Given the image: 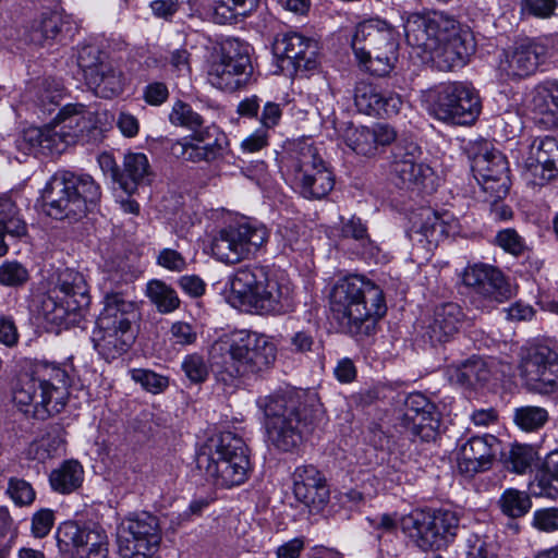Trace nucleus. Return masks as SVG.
<instances>
[{
    "label": "nucleus",
    "mask_w": 558,
    "mask_h": 558,
    "mask_svg": "<svg viewBox=\"0 0 558 558\" xmlns=\"http://www.w3.org/2000/svg\"><path fill=\"white\" fill-rule=\"evenodd\" d=\"M405 37L423 61L444 71L462 66L475 51L470 28L441 11L414 16L405 26Z\"/></svg>",
    "instance_id": "obj_1"
},
{
    "label": "nucleus",
    "mask_w": 558,
    "mask_h": 558,
    "mask_svg": "<svg viewBox=\"0 0 558 558\" xmlns=\"http://www.w3.org/2000/svg\"><path fill=\"white\" fill-rule=\"evenodd\" d=\"M264 426L269 442L279 451L292 452L312 433L320 412L314 396L303 391L276 392L260 397Z\"/></svg>",
    "instance_id": "obj_2"
},
{
    "label": "nucleus",
    "mask_w": 558,
    "mask_h": 558,
    "mask_svg": "<svg viewBox=\"0 0 558 558\" xmlns=\"http://www.w3.org/2000/svg\"><path fill=\"white\" fill-rule=\"evenodd\" d=\"M210 354L218 380L231 384L270 369L277 359V347L265 333L240 329L219 337Z\"/></svg>",
    "instance_id": "obj_3"
},
{
    "label": "nucleus",
    "mask_w": 558,
    "mask_h": 558,
    "mask_svg": "<svg viewBox=\"0 0 558 558\" xmlns=\"http://www.w3.org/2000/svg\"><path fill=\"white\" fill-rule=\"evenodd\" d=\"M330 310L351 336H371L387 313L384 290L371 279L351 275L339 279L330 292Z\"/></svg>",
    "instance_id": "obj_4"
},
{
    "label": "nucleus",
    "mask_w": 558,
    "mask_h": 558,
    "mask_svg": "<svg viewBox=\"0 0 558 558\" xmlns=\"http://www.w3.org/2000/svg\"><path fill=\"white\" fill-rule=\"evenodd\" d=\"M229 302L255 314H282L290 306V287L280 282L268 267L247 265L229 279Z\"/></svg>",
    "instance_id": "obj_5"
},
{
    "label": "nucleus",
    "mask_w": 558,
    "mask_h": 558,
    "mask_svg": "<svg viewBox=\"0 0 558 558\" xmlns=\"http://www.w3.org/2000/svg\"><path fill=\"white\" fill-rule=\"evenodd\" d=\"M100 198V186L92 175L70 170L57 171L41 193L43 210L57 220L78 221Z\"/></svg>",
    "instance_id": "obj_6"
},
{
    "label": "nucleus",
    "mask_w": 558,
    "mask_h": 558,
    "mask_svg": "<svg viewBox=\"0 0 558 558\" xmlns=\"http://www.w3.org/2000/svg\"><path fill=\"white\" fill-rule=\"evenodd\" d=\"M137 319L138 313L133 301L125 299L120 292L106 293L104 308L96 320L92 337L99 355L111 361L126 353L136 339Z\"/></svg>",
    "instance_id": "obj_7"
},
{
    "label": "nucleus",
    "mask_w": 558,
    "mask_h": 558,
    "mask_svg": "<svg viewBox=\"0 0 558 558\" xmlns=\"http://www.w3.org/2000/svg\"><path fill=\"white\" fill-rule=\"evenodd\" d=\"M196 465L215 485L232 487L248 475L250 459L242 438L231 432L208 439L197 451Z\"/></svg>",
    "instance_id": "obj_8"
},
{
    "label": "nucleus",
    "mask_w": 558,
    "mask_h": 558,
    "mask_svg": "<svg viewBox=\"0 0 558 558\" xmlns=\"http://www.w3.org/2000/svg\"><path fill=\"white\" fill-rule=\"evenodd\" d=\"M89 304L87 283L75 269L56 270L48 279V290L41 296L37 312L48 324L57 327L69 325Z\"/></svg>",
    "instance_id": "obj_9"
},
{
    "label": "nucleus",
    "mask_w": 558,
    "mask_h": 558,
    "mask_svg": "<svg viewBox=\"0 0 558 558\" xmlns=\"http://www.w3.org/2000/svg\"><path fill=\"white\" fill-rule=\"evenodd\" d=\"M351 46L360 65L372 75H388L398 60L399 44L396 33L379 21L360 23Z\"/></svg>",
    "instance_id": "obj_10"
},
{
    "label": "nucleus",
    "mask_w": 558,
    "mask_h": 558,
    "mask_svg": "<svg viewBox=\"0 0 558 558\" xmlns=\"http://www.w3.org/2000/svg\"><path fill=\"white\" fill-rule=\"evenodd\" d=\"M288 166L299 193L307 199H322L335 186V175L311 138L291 145Z\"/></svg>",
    "instance_id": "obj_11"
},
{
    "label": "nucleus",
    "mask_w": 558,
    "mask_h": 558,
    "mask_svg": "<svg viewBox=\"0 0 558 558\" xmlns=\"http://www.w3.org/2000/svg\"><path fill=\"white\" fill-rule=\"evenodd\" d=\"M400 526L422 550H439L456 538L460 518L457 511L449 509L415 510L401 518Z\"/></svg>",
    "instance_id": "obj_12"
},
{
    "label": "nucleus",
    "mask_w": 558,
    "mask_h": 558,
    "mask_svg": "<svg viewBox=\"0 0 558 558\" xmlns=\"http://www.w3.org/2000/svg\"><path fill=\"white\" fill-rule=\"evenodd\" d=\"M429 111L438 120L454 124L473 123L481 112V99L474 88L463 83H447L428 93Z\"/></svg>",
    "instance_id": "obj_13"
},
{
    "label": "nucleus",
    "mask_w": 558,
    "mask_h": 558,
    "mask_svg": "<svg viewBox=\"0 0 558 558\" xmlns=\"http://www.w3.org/2000/svg\"><path fill=\"white\" fill-rule=\"evenodd\" d=\"M161 542L159 519L146 511L122 520L117 530L118 553L121 558H146Z\"/></svg>",
    "instance_id": "obj_14"
},
{
    "label": "nucleus",
    "mask_w": 558,
    "mask_h": 558,
    "mask_svg": "<svg viewBox=\"0 0 558 558\" xmlns=\"http://www.w3.org/2000/svg\"><path fill=\"white\" fill-rule=\"evenodd\" d=\"M252 72L247 47L239 40H228L221 47L219 61L210 66L208 81L216 88L232 93L247 84Z\"/></svg>",
    "instance_id": "obj_15"
},
{
    "label": "nucleus",
    "mask_w": 558,
    "mask_h": 558,
    "mask_svg": "<svg viewBox=\"0 0 558 558\" xmlns=\"http://www.w3.org/2000/svg\"><path fill=\"white\" fill-rule=\"evenodd\" d=\"M388 170L390 181L401 190H421L433 177L432 168L422 161L421 147L405 138L393 146Z\"/></svg>",
    "instance_id": "obj_16"
},
{
    "label": "nucleus",
    "mask_w": 558,
    "mask_h": 558,
    "mask_svg": "<svg viewBox=\"0 0 558 558\" xmlns=\"http://www.w3.org/2000/svg\"><path fill=\"white\" fill-rule=\"evenodd\" d=\"M267 230L263 226L248 222L230 226L218 232L211 243L214 256L226 264H235L252 252L257 251L267 241Z\"/></svg>",
    "instance_id": "obj_17"
},
{
    "label": "nucleus",
    "mask_w": 558,
    "mask_h": 558,
    "mask_svg": "<svg viewBox=\"0 0 558 558\" xmlns=\"http://www.w3.org/2000/svg\"><path fill=\"white\" fill-rule=\"evenodd\" d=\"M170 150L172 156L183 161L211 163L227 157L230 142L227 134L213 124L190 137L174 142Z\"/></svg>",
    "instance_id": "obj_18"
},
{
    "label": "nucleus",
    "mask_w": 558,
    "mask_h": 558,
    "mask_svg": "<svg viewBox=\"0 0 558 558\" xmlns=\"http://www.w3.org/2000/svg\"><path fill=\"white\" fill-rule=\"evenodd\" d=\"M519 371L529 390L542 395L558 390V353L551 348L536 345L526 350Z\"/></svg>",
    "instance_id": "obj_19"
},
{
    "label": "nucleus",
    "mask_w": 558,
    "mask_h": 558,
    "mask_svg": "<svg viewBox=\"0 0 558 558\" xmlns=\"http://www.w3.org/2000/svg\"><path fill=\"white\" fill-rule=\"evenodd\" d=\"M272 51L280 69L290 75H306L319 64L317 43L298 33L277 37L272 44Z\"/></svg>",
    "instance_id": "obj_20"
},
{
    "label": "nucleus",
    "mask_w": 558,
    "mask_h": 558,
    "mask_svg": "<svg viewBox=\"0 0 558 558\" xmlns=\"http://www.w3.org/2000/svg\"><path fill=\"white\" fill-rule=\"evenodd\" d=\"M47 126L53 140L54 151L60 155L68 146L83 138L85 132L94 129V121L85 105L71 104L64 106Z\"/></svg>",
    "instance_id": "obj_21"
},
{
    "label": "nucleus",
    "mask_w": 558,
    "mask_h": 558,
    "mask_svg": "<svg viewBox=\"0 0 558 558\" xmlns=\"http://www.w3.org/2000/svg\"><path fill=\"white\" fill-rule=\"evenodd\" d=\"M472 170L483 191L494 201L504 198L510 187L508 161L498 150H485L474 155Z\"/></svg>",
    "instance_id": "obj_22"
},
{
    "label": "nucleus",
    "mask_w": 558,
    "mask_h": 558,
    "mask_svg": "<svg viewBox=\"0 0 558 558\" xmlns=\"http://www.w3.org/2000/svg\"><path fill=\"white\" fill-rule=\"evenodd\" d=\"M462 280L489 303H504L513 295V289L504 274L490 265L475 264L466 267Z\"/></svg>",
    "instance_id": "obj_23"
},
{
    "label": "nucleus",
    "mask_w": 558,
    "mask_h": 558,
    "mask_svg": "<svg viewBox=\"0 0 558 558\" xmlns=\"http://www.w3.org/2000/svg\"><path fill=\"white\" fill-rule=\"evenodd\" d=\"M547 46L538 40H526L517 45L511 52H505L498 70L506 78H522L536 72L545 62Z\"/></svg>",
    "instance_id": "obj_24"
},
{
    "label": "nucleus",
    "mask_w": 558,
    "mask_h": 558,
    "mask_svg": "<svg viewBox=\"0 0 558 558\" xmlns=\"http://www.w3.org/2000/svg\"><path fill=\"white\" fill-rule=\"evenodd\" d=\"M33 373L41 385V396L47 398L46 404L51 403L48 409L39 407L37 415L46 420L59 414L65 408L70 395L68 373L52 364L40 365Z\"/></svg>",
    "instance_id": "obj_25"
},
{
    "label": "nucleus",
    "mask_w": 558,
    "mask_h": 558,
    "mask_svg": "<svg viewBox=\"0 0 558 558\" xmlns=\"http://www.w3.org/2000/svg\"><path fill=\"white\" fill-rule=\"evenodd\" d=\"M293 494L310 512H319L329 501V487L323 473L314 465L298 466L293 472Z\"/></svg>",
    "instance_id": "obj_26"
},
{
    "label": "nucleus",
    "mask_w": 558,
    "mask_h": 558,
    "mask_svg": "<svg viewBox=\"0 0 558 558\" xmlns=\"http://www.w3.org/2000/svg\"><path fill=\"white\" fill-rule=\"evenodd\" d=\"M498 449L499 440L494 435L486 434L470 438L459 451V473L472 477L476 473L489 470Z\"/></svg>",
    "instance_id": "obj_27"
},
{
    "label": "nucleus",
    "mask_w": 558,
    "mask_h": 558,
    "mask_svg": "<svg viewBox=\"0 0 558 558\" xmlns=\"http://www.w3.org/2000/svg\"><path fill=\"white\" fill-rule=\"evenodd\" d=\"M524 168L538 184L558 177V141L553 136L535 137L529 146Z\"/></svg>",
    "instance_id": "obj_28"
},
{
    "label": "nucleus",
    "mask_w": 558,
    "mask_h": 558,
    "mask_svg": "<svg viewBox=\"0 0 558 558\" xmlns=\"http://www.w3.org/2000/svg\"><path fill=\"white\" fill-rule=\"evenodd\" d=\"M354 104L362 113L391 117L400 111L402 99L393 92L380 90L369 83L359 82L354 88Z\"/></svg>",
    "instance_id": "obj_29"
},
{
    "label": "nucleus",
    "mask_w": 558,
    "mask_h": 558,
    "mask_svg": "<svg viewBox=\"0 0 558 558\" xmlns=\"http://www.w3.org/2000/svg\"><path fill=\"white\" fill-rule=\"evenodd\" d=\"M345 145L362 156H374L379 146L391 144L397 138L393 128L377 124L374 128L350 125L342 135Z\"/></svg>",
    "instance_id": "obj_30"
},
{
    "label": "nucleus",
    "mask_w": 558,
    "mask_h": 558,
    "mask_svg": "<svg viewBox=\"0 0 558 558\" xmlns=\"http://www.w3.org/2000/svg\"><path fill=\"white\" fill-rule=\"evenodd\" d=\"M464 317L459 304L452 302L441 304L435 308L423 337L427 338L432 345L448 342L459 331Z\"/></svg>",
    "instance_id": "obj_31"
},
{
    "label": "nucleus",
    "mask_w": 558,
    "mask_h": 558,
    "mask_svg": "<svg viewBox=\"0 0 558 558\" xmlns=\"http://www.w3.org/2000/svg\"><path fill=\"white\" fill-rule=\"evenodd\" d=\"M13 402L26 415L41 420L37 415L39 407L49 408L51 403L46 404L47 398L41 396V385L34 373L21 374L12 389Z\"/></svg>",
    "instance_id": "obj_32"
},
{
    "label": "nucleus",
    "mask_w": 558,
    "mask_h": 558,
    "mask_svg": "<svg viewBox=\"0 0 558 558\" xmlns=\"http://www.w3.org/2000/svg\"><path fill=\"white\" fill-rule=\"evenodd\" d=\"M530 108L539 122L547 128L558 125V82L538 84L531 94Z\"/></svg>",
    "instance_id": "obj_33"
},
{
    "label": "nucleus",
    "mask_w": 558,
    "mask_h": 558,
    "mask_svg": "<svg viewBox=\"0 0 558 558\" xmlns=\"http://www.w3.org/2000/svg\"><path fill=\"white\" fill-rule=\"evenodd\" d=\"M448 376L452 384L476 390L489 383L492 371L484 360L470 359L461 365L448 367Z\"/></svg>",
    "instance_id": "obj_34"
},
{
    "label": "nucleus",
    "mask_w": 558,
    "mask_h": 558,
    "mask_svg": "<svg viewBox=\"0 0 558 558\" xmlns=\"http://www.w3.org/2000/svg\"><path fill=\"white\" fill-rule=\"evenodd\" d=\"M85 82L97 96L111 99L123 93L125 76L122 70L110 60L105 62L97 72H90V76Z\"/></svg>",
    "instance_id": "obj_35"
},
{
    "label": "nucleus",
    "mask_w": 558,
    "mask_h": 558,
    "mask_svg": "<svg viewBox=\"0 0 558 558\" xmlns=\"http://www.w3.org/2000/svg\"><path fill=\"white\" fill-rule=\"evenodd\" d=\"M66 23L65 15L57 10H48L35 17L27 28L28 40L37 46H50Z\"/></svg>",
    "instance_id": "obj_36"
},
{
    "label": "nucleus",
    "mask_w": 558,
    "mask_h": 558,
    "mask_svg": "<svg viewBox=\"0 0 558 558\" xmlns=\"http://www.w3.org/2000/svg\"><path fill=\"white\" fill-rule=\"evenodd\" d=\"M65 428L61 423L50 424L45 433L29 445L28 454L41 462L61 454L65 448Z\"/></svg>",
    "instance_id": "obj_37"
},
{
    "label": "nucleus",
    "mask_w": 558,
    "mask_h": 558,
    "mask_svg": "<svg viewBox=\"0 0 558 558\" xmlns=\"http://www.w3.org/2000/svg\"><path fill=\"white\" fill-rule=\"evenodd\" d=\"M15 147L23 157L37 154L57 155L47 124L41 128L31 126L23 130L15 140Z\"/></svg>",
    "instance_id": "obj_38"
},
{
    "label": "nucleus",
    "mask_w": 558,
    "mask_h": 558,
    "mask_svg": "<svg viewBox=\"0 0 558 558\" xmlns=\"http://www.w3.org/2000/svg\"><path fill=\"white\" fill-rule=\"evenodd\" d=\"M124 169L119 172L118 169L112 170V177L120 187L128 194H133L137 185L148 174V159L144 154L133 153L124 157Z\"/></svg>",
    "instance_id": "obj_39"
},
{
    "label": "nucleus",
    "mask_w": 558,
    "mask_h": 558,
    "mask_svg": "<svg viewBox=\"0 0 558 558\" xmlns=\"http://www.w3.org/2000/svg\"><path fill=\"white\" fill-rule=\"evenodd\" d=\"M533 487L536 496L558 498V449L547 453L538 464Z\"/></svg>",
    "instance_id": "obj_40"
},
{
    "label": "nucleus",
    "mask_w": 558,
    "mask_h": 558,
    "mask_svg": "<svg viewBox=\"0 0 558 558\" xmlns=\"http://www.w3.org/2000/svg\"><path fill=\"white\" fill-rule=\"evenodd\" d=\"M440 426L439 415L437 411H433L428 415H416L411 420L399 418L397 424L400 434L408 439L415 441H430L435 439L437 430Z\"/></svg>",
    "instance_id": "obj_41"
},
{
    "label": "nucleus",
    "mask_w": 558,
    "mask_h": 558,
    "mask_svg": "<svg viewBox=\"0 0 558 558\" xmlns=\"http://www.w3.org/2000/svg\"><path fill=\"white\" fill-rule=\"evenodd\" d=\"M84 478V470L76 460H66L59 468L51 471L49 483L51 488L59 494H71L81 487Z\"/></svg>",
    "instance_id": "obj_42"
},
{
    "label": "nucleus",
    "mask_w": 558,
    "mask_h": 558,
    "mask_svg": "<svg viewBox=\"0 0 558 558\" xmlns=\"http://www.w3.org/2000/svg\"><path fill=\"white\" fill-rule=\"evenodd\" d=\"M35 105L44 114H50L60 105L64 88L61 82L54 78H44L29 90Z\"/></svg>",
    "instance_id": "obj_43"
},
{
    "label": "nucleus",
    "mask_w": 558,
    "mask_h": 558,
    "mask_svg": "<svg viewBox=\"0 0 558 558\" xmlns=\"http://www.w3.org/2000/svg\"><path fill=\"white\" fill-rule=\"evenodd\" d=\"M260 0H217L213 5V19L219 24L235 23L239 16L255 11Z\"/></svg>",
    "instance_id": "obj_44"
},
{
    "label": "nucleus",
    "mask_w": 558,
    "mask_h": 558,
    "mask_svg": "<svg viewBox=\"0 0 558 558\" xmlns=\"http://www.w3.org/2000/svg\"><path fill=\"white\" fill-rule=\"evenodd\" d=\"M87 530L88 526H80L74 521H65L61 523L56 533L60 553L80 556Z\"/></svg>",
    "instance_id": "obj_45"
},
{
    "label": "nucleus",
    "mask_w": 558,
    "mask_h": 558,
    "mask_svg": "<svg viewBox=\"0 0 558 558\" xmlns=\"http://www.w3.org/2000/svg\"><path fill=\"white\" fill-rule=\"evenodd\" d=\"M424 219L420 232L426 238L427 242L437 245L441 240L449 236L453 230L452 222L448 214H439L429 209L422 213Z\"/></svg>",
    "instance_id": "obj_46"
},
{
    "label": "nucleus",
    "mask_w": 558,
    "mask_h": 558,
    "mask_svg": "<svg viewBox=\"0 0 558 558\" xmlns=\"http://www.w3.org/2000/svg\"><path fill=\"white\" fill-rule=\"evenodd\" d=\"M146 293L160 313H171L180 306L177 292L162 281L148 282Z\"/></svg>",
    "instance_id": "obj_47"
},
{
    "label": "nucleus",
    "mask_w": 558,
    "mask_h": 558,
    "mask_svg": "<svg viewBox=\"0 0 558 558\" xmlns=\"http://www.w3.org/2000/svg\"><path fill=\"white\" fill-rule=\"evenodd\" d=\"M499 506L504 514L510 518H521L530 511L532 500L527 493L508 488L502 493Z\"/></svg>",
    "instance_id": "obj_48"
},
{
    "label": "nucleus",
    "mask_w": 558,
    "mask_h": 558,
    "mask_svg": "<svg viewBox=\"0 0 558 558\" xmlns=\"http://www.w3.org/2000/svg\"><path fill=\"white\" fill-rule=\"evenodd\" d=\"M546 409L536 405L517 408L513 413V422L525 432H535L542 428L548 421Z\"/></svg>",
    "instance_id": "obj_49"
},
{
    "label": "nucleus",
    "mask_w": 558,
    "mask_h": 558,
    "mask_svg": "<svg viewBox=\"0 0 558 558\" xmlns=\"http://www.w3.org/2000/svg\"><path fill=\"white\" fill-rule=\"evenodd\" d=\"M108 544V536L102 527L97 525L88 527L80 557L107 558Z\"/></svg>",
    "instance_id": "obj_50"
},
{
    "label": "nucleus",
    "mask_w": 558,
    "mask_h": 558,
    "mask_svg": "<svg viewBox=\"0 0 558 558\" xmlns=\"http://www.w3.org/2000/svg\"><path fill=\"white\" fill-rule=\"evenodd\" d=\"M169 119L172 124L186 128L192 131L193 134L204 129L203 117L194 111L189 104L183 101H177L173 105Z\"/></svg>",
    "instance_id": "obj_51"
},
{
    "label": "nucleus",
    "mask_w": 558,
    "mask_h": 558,
    "mask_svg": "<svg viewBox=\"0 0 558 558\" xmlns=\"http://www.w3.org/2000/svg\"><path fill=\"white\" fill-rule=\"evenodd\" d=\"M108 61H110L108 54L97 46L84 45L78 49L77 65L83 72L85 80L90 76V72H97Z\"/></svg>",
    "instance_id": "obj_52"
},
{
    "label": "nucleus",
    "mask_w": 558,
    "mask_h": 558,
    "mask_svg": "<svg viewBox=\"0 0 558 558\" xmlns=\"http://www.w3.org/2000/svg\"><path fill=\"white\" fill-rule=\"evenodd\" d=\"M536 451L530 445H512L504 454L506 465L515 473H524L532 464Z\"/></svg>",
    "instance_id": "obj_53"
},
{
    "label": "nucleus",
    "mask_w": 558,
    "mask_h": 558,
    "mask_svg": "<svg viewBox=\"0 0 558 558\" xmlns=\"http://www.w3.org/2000/svg\"><path fill=\"white\" fill-rule=\"evenodd\" d=\"M186 378L193 384L204 383L209 375V366L204 356L197 353L187 354L181 364Z\"/></svg>",
    "instance_id": "obj_54"
},
{
    "label": "nucleus",
    "mask_w": 558,
    "mask_h": 558,
    "mask_svg": "<svg viewBox=\"0 0 558 558\" xmlns=\"http://www.w3.org/2000/svg\"><path fill=\"white\" fill-rule=\"evenodd\" d=\"M7 494L15 505L21 507L32 505L36 497L32 484L19 477H11L9 480Z\"/></svg>",
    "instance_id": "obj_55"
},
{
    "label": "nucleus",
    "mask_w": 558,
    "mask_h": 558,
    "mask_svg": "<svg viewBox=\"0 0 558 558\" xmlns=\"http://www.w3.org/2000/svg\"><path fill=\"white\" fill-rule=\"evenodd\" d=\"M131 377L134 381L141 384L143 388L153 393L161 392L169 385L167 377L149 369H132Z\"/></svg>",
    "instance_id": "obj_56"
},
{
    "label": "nucleus",
    "mask_w": 558,
    "mask_h": 558,
    "mask_svg": "<svg viewBox=\"0 0 558 558\" xmlns=\"http://www.w3.org/2000/svg\"><path fill=\"white\" fill-rule=\"evenodd\" d=\"M433 411H436V407L430 402L423 393L413 392L410 393L404 402V412L400 418L411 420L416 415H428Z\"/></svg>",
    "instance_id": "obj_57"
},
{
    "label": "nucleus",
    "mask_w": 558,
    "mask_h": 558,
    "mask_svg": "<svg viewBox=\"0 0 558 558\" xmlns=\"http://www.w3.org/2000/svg\"><path fill=\"white\" fill-rule=\"evenodd\" d=\"M28 279L27 269L17 262H5L0 266V283L3 286L20 287Z\"/></svg>",
    "instance_id": "obj_58"
},
{
    "label": "nucleus",
    "mask_w": 558,
    "mask_h": 558,
    "mask_svg": "<svg viewBox=\"0 0 558 558\" xmlns=\"http://www.w3.org/2000/svg\"><path fill=\"white\" fill-rule=\"evenodd\" d=\"M495 241L497 245L514 256L521 255L526 247L524 239L514 229L499 231Z\"/></svg>",
    "instance_id": "obj_59"
},
{
    "label": "nucleus",
    "mask_w": 558,
    "mask_h": 558,
    "mask_svg": "<svg viewBox=\"0 0 558 558\" xmlns=\"http://www.w3.org/2000/svg\"><path fill=\"white\" fill-rule=\"evenodd\" d=\"M465 558H498L497 545L478 536L469 538Z\"/></svg>",
    "instance_id": "obj_60"
},
{
    "label": "nucleus",
    "mask_w": 558,
    "mask_h": 558,
    "mask_svg": "<svg viewBox=\"0 0 558 558\" xmlns=\"http://www.w3.org/2000/svg\"><path fill=\"white\" fill-rule=\"evenodd\" d=\"M170 340L173 344L178 345H191L195 343L197 339V331L195 327L185 322H175L171 325L170 330Z\"/></svg>",
    "instance_id": "obj_61"
},
{
    "label": "nucleus",
    "mask_w": 558,
    "mask_h": 558,
    "mask_svg": "<svg viewBox=\"0 0 558 558\" xmlns=\"http://www.w3.org/2000/svg\"><path fill=\"white\" fill-rule=\"evenodd\" d=\"M533 525L543 532H555L558 530V508L538 509L533 515Z\"/></svg>",
    "instance_id": "obj_62"
},
{
    "label": "nucleus",
    "mask_w": 558,
    "mask_h": 558,
    "mask_svg": "<svg viewBox=\"0 0 558 558\" xmlns=\"http://www.w3.org/2000/svg\"><path fill=\"white\" fill-rule=\"evenodd\" d=\"M54 523V514L50 509H40L32 518V533L37 538L45 537Z\"/></svg>",
    "instance_id": "obj_63"
},
{
    "label": "nucleus",
    "mask_w": 558,
    "mask_h": 558,
    "mask_svg": "<svg viewBox=\"0 0 558 558\" xmlns=\"http://www.w3.org/2000/svg\"><path fill=\"white\" fill-rule=\"evenodd\" d=\"M341 234L344 238L361 242L362 245L369 242L366 226L356 217H352L342 223Z\"/></svg>",
    "instance_id": "obj_64"
}]
</instances>
